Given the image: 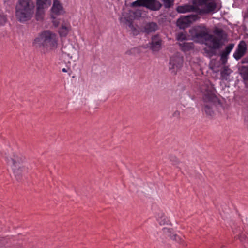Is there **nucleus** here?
<instances>
[{
  "label": "nucleus",
  "mask_w": 248,
  "mask_h": 248,
  "mask_svg": "<svg viewBox=\"0 0 248 248\" xmlns=\"http://www.w3.org/2000/svg\"><path fill=\"white\" fill-rule=\"evenodd\" d=\"M51 11L53 14L57 15H61L64 12L62 5L58 0H54Z\"/></svg>",
  "instance_id": "14"
},
{
  "label": "nucleus",
  "mask_w": 248,
  "mask_h": 248,
  "mask_svg": "<svg viewBox=\"0 0 248 248\" xmlns=\"http://www.w3.org/2000/svg\"><path fill=\"white\" fill-rule=\"evenodd\" d=\"M8 238L6 237H1L0 236V248L4 246L8 243Z\"/></svg>",
  "instance_id": "26"
},
{
  "label": "nucleus",
  "mask_w": 248,
  "mask_h": 248,
  "mask_svg": "<svg viewBox=\"0 0 248 248\" xmlns=\"http://www.w3.org/2000/svg\"><path fill=\"white\" fill-rule=\"evenodd\" d=\"M204 105L202 111L207 116L212 117L214 114L213 106L214 103L218 100L217 97L212 92H207L203 97Z\"/></svg>",
  "instance_id": "3"
},
{
  "label": "nucleus",
  "mask_w": 248,
  "mask_h": 248,
  "mask_svg": "<svg viewBox=\"0 0 248 248\" xmlns=\"http://www.w3.org/2000/svg\"><path fill=\"white\" fill-rule=\"evenodd\" d=\"M214 49L212 48V49H211L210 50V51L208 52L210 54L211 56H213V55H215V52Z\"/></svg>",
  "instance_id": "34"
},
{
  "label": "nucleus",
  "mask_w": 248,
  "mask_h": 248,
  "mask_svg": "<svg viewBox=\"0 0 248 248\" xmlns=\"http://www.w3.org/2000/svg\"><path fill=\"white\" fill-rule=\"evenodd\" d=\"M25 160V157L22 155L14 154L13 157L8 159V161L12 164L15 172L20 171L22 172L28 170V168L23 165Z\"/></svg>",
  "instance_id": "4"
},
{
  "label": "nucleus",
  "mask_w": 248,
  "mask_h": 248,
  "mask_svg": "<svg viewBox=\"0 0 248 248\" xmlns=\"http://www.w3.org/2000/svg\"><path fill=\"white\" fill-rule=\"evenodd\" d=\"M164 4L165 8H169L172 6L174 4V0H161Z\"/></svg>",
  "instance_id": "22"
},
{
  "label": "nucleus",
  "mask_w": 248,
  "mask_h": 248,
  "mask_svg": "<svg viewBox=\"0 0 248 248\" xmlns=\"http://www.w3.org/2000/svg\"><path fill=\"white\" fill-rule=\"evenodd\" d=\"M171 239L179 243L182 244L183 245H185V243L182 239H181L178 235L174 234L171 236Z\"/></svg>",
  "instance_id": "25"
},
{
  "label": "nucleus",
  "mask_w": 248,
  "mask_h": 248,
  "mask_svg": "<svg viewBox=\"0 0 248 248\" xmlns=\"http://www.w3.org/2000/svg\"><path fill=\"white\" fill-rule=\"evenodd\" d=\"M51 16H52V18L54 19V20L53 21V25L55 27H58L59 24V21H57V20H55V17H54V16L53 15H52Z\"/></svg>",
  "instance_id": "33"
},
{
  "label": "nucleus",
  "mask_w": 248,
  "mask_h": 248,
  "mask_svg": "<svg viewBox=\"0 0 248 248\" xmlns=\"http://www.w3.org/2000/svg\"><path fill=\"white\" fill-rule=\"evenodd\" d=\"M58 42V39L55 33L49 31H45L34 39L33 45L36 47H45L52 50L57 48Z\"/></svg>",
  "instance_id": "1"
},
{
  "label": "nucleus",
  "mask_w": 248,
  "mask_h": 248,
  "mask_svg": "<svg viewBox=\"0 0 248 248\" xmlns=\"http://www.w3.org/2000/svg\"><path fill=\"white\" fill-rule=\"evenodd\" d=\"M199 10V7L195 6L194 5H191L185 4L182 6H179L177 8V11L180 13H185L190 12H198Z\"/></svg>",
  "instance_id": "11"
},
{
  "label": "nucleus",
  "mask_w": 248,
  "mask_h": 248,
  "mask_svg": "<svg viewBox=\"0 0 248 248\" xmlns=\"http://www.w3.org/2000/svg\"><path fill=\"white\" fill-rule=\"evenodd\" d=\"M228 59V56L222 53L221 52L220 55V59L223 63H225L227 62Z\"/></svg>",
  "instance_id": "31"
},
{
  "label": "nucleus",
  "mask_w": 248,
  "mask_h": 248,
  "mask_svg": "<svg viewBox=\"0 0 248 248\" xmlns=\"http://www.w3.org/2000/svg\"><path fill=\"white\" fill-rule=\"evenodd\" d=\"M62 71L63 72H67V70L66 68H63L62 69Z\"/></svg>",
  "instance_id": "35"
},
{
  "label": "nucleus",
  "mask_w": 248,
  "mask_h": 248,
  "mask_svg": "<svg viewBox=\"0 0 248 248\" xmlns=\"http://www.w3.org/2000/svg\"><path fill=\"white\" fill-rule=\"evenodd\" d=\"M44 9L45 8H41L39 6H37V10L35 15L37 20L39 21L43 20L45 14Z\"/></svg>",
  "instance_id": "19"
},
{
  "label": "nucleus",
  "mask_w": 248,
  "mask_h": 248,
  "mask_svg": "<svg viewBox=\"0 0 248 248\" xmlns=\"http://www.w3.org/2000/svg\"><path fill=\"white\" fill-rule=\"evenodd\" d=\"M33 6L29 0H19L16 6V16L20 22L30 20L33 14Z\"/></svg>",
  "instance_id": "2"
},
{
  "label": "nucleus",
  "mask_w": 248,
  "mask_h": 248,
  "mask_svg": "<svg viewBox=\"0 0 248 248\" xmlns=\"http://www.w3.org/2000/svg\"><path fill=\"white\" fill-rule=\"evenodd\" d=\"M247 50L246 42L244 41H241L238 46L236 51L233 54V57L236 60H239L245 54Z\"/></svg>",
  "instance_id": "8"
},
{
  "label": "nucleus",
  "mask_w": 248,
  "mask_h": 248,
  "mask_svg": "<svg viewBox=\"0 0 248 248\" xmlns=\"http://www.w3.org/2000/svg\"><path fill=\"white\" fill-rule=\"evenodd\" d=\"M201 9L199 10L198 12L200 14H208L214 12L217 7V4L215 2H207Z\"/></svg>",
  "instance_id": "10"
},
{
  "label": "nucleus",
  "mask_w": 248,
  "mask_h": 248,
  "mask_svg": "<svg viewBox=\"0 0 248 248\" xmlns=\"http://www.w3.org/2000/svg\"><path fill=\"white\" fill-rule=\"evenodd\" d=\"M231 73L230 70L227 66L223 67V70L221 71V78L222 79L227 80Z\"/></svg>",
  "instance_id": "20"
},
{
  "label": "nucleus",
  "mask_w": 248,
  "mask_h": 248,
  "mask_svg": "<svg viewBox=\"0 0 248 248\" xmlns=\"http://www.w3.org/2000/svg\"><path fill=\"white\" fill-rule=\"evenodd\" d=\"M158 27L156 23L154 22H150L146 24L144 27L145 31L147 33H151L155 32L158 30Z\"/></svg>",
  "instance_id": "15"
},
{
  "label": "nucleus",
  "mask_w": 248,
  "mask_h": 248,
  "mask_svg": "<svg viewBox=\"0 0 248 248\" xmlns=\"http://www.w3.org/2000/svg\"><path fill=\"white\" fill-rule=\"evenodd\" d=\"M162 40L157 35H154L152 38L150 43V48L153 51H158L161 48Z\"/></svg>",
  "instance_id": "9"
},
{
  "label": "nucleus",
  "mask_w": 248,
  "mask_h": 248,
  "mask_svg": "<svg viewBox=\"0 0 248 248\" xmlns=\"http://www.w3.org/2000/svg\"><path fill=\"white\" fill-rule=\"evenodd\" d=\"M179 45L183 51H189L194 48V44L192 42L179 43Z\"/></svg>",
  "instance_id": "17"
},
{
  "label": "nucleus",
  "mask_w": 248,
  "mask_h": 248,
  "mask_svg": "<svg viewBox=\"0 0 248 248\" xmlns=\"http://www.w3.org/2000/svg\"><path fill=\"white\" fill-rule=\"evenodd\" d=\"M170 161L172 165L177 166L180 163V160L175 156L171 155L170 156Z\"/></svg>",
  "instance_id": "23"
},
{
  "label": "nucleus",
  "mask_w": 248,
  "mask_h": 248,
  "mask_svg": "<svg viewBox=\"0 0 248 248\" xmlns=\"http://www.w3.org/2000/svg\"><path fill=\"white\" fill-rule=\"evenodd\" d=\"M176 39L178 41H183L184 40H187L186 36L183 33H179L176 37Z\"/></svg>",
  "instance_id": "27"
},
{
  "label": "nucleus",
  "mask_w": 248,
  "mask_h": 248,
  "mask_svg": "<svg viewBox=\"0 0 248 248\" xmlns=\"http://www.w3.org/2000/svg\"><path fill=\"white\" fill-rule=\"evenodd\" d=\"M183 59L182 57L177 55L173 56L170 61V69H173L174 71L179 69L183 65Z\"/></svg>",
  "instance_id": "7"
},
{
  "label": "nucleus",
  "mask_w": 248,
  "mask_h": 248,
  "mask_svg": "<svg viewBox=\"0 0 248 248\" xmlns=\"http://www.w3.org/2000/svg\"><path fill=\"white\" fill-rule=\"evenodd\" d=\"M189 32L193 38L198 41L201 40L206 41L208 35H209V29L203 25L196 26Z\"/></svg>",
  "instance_id": "5"
},
{
  "label": "nucleus",
  "mask_w": 248,
  "mask_h": 248,
  "mask_svg": "<svg viewBox=\"0 0 248 248\" xmlns=\"http://www.w3.org/2000/svg\"><path fill=\"white\" fill-rule=\"evenodd\" d=\"M37 6L41 8H46L51 4L50 0H36Z\"/></svg>",
  "instance_id": "18"
},
{
  "label": "nucleus",
  "mask_w": 248,
  "mask_h": 248,
  "mask_svg": "<svg viewBox=\"0 0 248 248\" xmlns=\"http://www.w3.org/2000/svg\"><path fill=\"white\" fill-rule=\"evenodd\" d=\"M234 47L233 44H229L226 47L224 50H223L222 53L228 56L230 54L232 50L233 49Z\"/></svg>",
  "instance_id": "21"
},
{
  "label": "nucleus",
  "mask_w": 248,
  "mask_h": 248,
  "mask_svg": "<svg viewBox=\"0 0 248 248\" xmlns=\"http://www.w3.org/2000/svg\"><path fill=\"white\" fill-rule=\"evenodd\" d=\"M134 7L143 6L153 11H156L161 7V4L157 0H137L132 3Z\"/></svg>",
  "instance_id": "6"
},
{
  "label": "nucleus",
  "mask_w": 248,
  "mask_h": 248,
  "mask_svg": "<svg viewBox=\"0 0 248 248\" xmlns=\"http://www.w3.org/2000/svg\"><path fill=\"white\" fill-rule=\"evenodd\" d=\"M71 30V26L69 22L63 23L59 30L60 37H66Z\"/></svg>",
  "instance_id": "13"
},
{
  "label": "nucleus",
  "mask_w": 248,
  "mask_h": 248,
  "mask_svg": "<svg viewBox=\"0 0 248 248\" xmlns=\"http://www.w3.org/2000/svg\"><path fill=\"white\" fill-rule=\"evenodd\" d=\"M187 17L190 21V24L197 20L199 17L197 15H191L187 16Z\"/></svg>",
  "instance_id": "28"
},
{
  "label": "nucleus",
  "mask_w": 248,
  "mask_h": 248,
  "mask_svg": "<svg viewBox=\"0 0 248 248\" xmlns=\"http://www.w3.org/2000/svg\"><path fill=\"white\" fill-rule=\"evenodd\" d=\"M243 239H244V237L240 238V240H242Z\"/></svg>",
  "instance_id": "36"
},
{
  "label": "nucleus",
  "mask_w": 248,
  "mask_h": 248,
  "mask_svg": "<svg viewBox=\"0 0 248 248\" xmlns=\"http://www.w3.org/2000/svg\"><path fill=\"white\" fill-rule=\"evenodd\" d=\"M242 75L245 80H248V66L243 67L242 69Z\"/></svg>",
  "instance_id": "24"
},
{
  "label": "nucleus",
  "mask_w": 248,
  "mask_h": 248,
  "mask_svg": "<svg viewBox=\"0 0 248 248\" xmlns=\"http://www.w3.org/2000/svg\"><path fill=\"white\" fill-rule=\"evenodd\" d=\"M177 25L180 28H185L190 24V21L189 20L187 16L179 18L177 21Z\"/></svg>",
  "instance_id": "16"
},
{
  "label": "nucleus",
  "mask_w": 248,
  "mask_h": 248,
  "mask_svg": "<svg viewBox=\"0 0 248 248\" xmlns=\"http://www.w3.org/2000/svg\"><path fill=\"white\" fill-rule=\"evenodd\" d=\"M215 33L218 36V38L223 39V31L221 29H216Z\"/></svg>",
  "instance_id": "29"
},
{
  "label": "nucleus",
  "mask_w": 248,
  "mask_h": 248,
  "mask_svg": "<svg viewBox=\"0 0 248 248\" xmlns=\"http://www.w3.org/2000/svg\"><path fill=\"white\" fill-rule=\"evenodd\" d=\"M206 41H210L213 43L212 48L214 49H218L221 46L222 39L217 37L213 35L210 34L208 35Z\"/></svg>",
  "instance_id": "12"
},
{
  "label": "nucleus",
  "mask_w": 248,
  "mask_h": 248,
  "mask_svg": "<svg viewBox=\"0 0 248 248\" xmlns=\"http://www.w3.org/2000/svg\"><path fill=\"white\" fill-rule=\"evenodd\" d=\"M172 116L175 117H177V118H179L180 116V111L178 110H176L172 114Z\"/></svg>",
  "instance_id": "32"
},
{
  "label": "nucleus",
  "mask_w": 248,
  "mask_h": 248,
  "mask_svg": "<svg viewBox=\"0 0 248 248\" xmlns=\"http://www.w3.org/2000/svg\"><path fill=\"white\" fill-rule=\"evenodd\" d=\"M6 21V16L4 15L0 14V25H4Z\"/></svg>",
  "instance_id": "30"
}]
</instances>
